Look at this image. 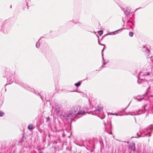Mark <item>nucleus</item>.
Wrapping results in <instances>:
<instances>
[{
    "label": "nucleus",
    "mask_w": 153,
    "mask_h": 153,
    "mask_svg": "<svg viewBox=\"0 0 153 153\" xmlns=\"http://www.w3.org/2000/svg\"><path fill=\"white\" fill-rule=\"evenodd\" d=\"M129 148L133 151H135V144L131 143L129 147Z\"/></svg>",
    "instance_id": "f257e3e1"
},
{
    "label": "nucleus",
    "mask_w": 153,
    "mask_h": 153,
    "mask_svg": "<svg viewBox=\"0 0 153 153\" xmlns=\"http://www.w3.org/2000/svg\"><path fill=\"white\" fill-rule=\"evenodd\" d=\"M78 107L77 106L74 107L72 109V112L70 113V114H73L74 113L76 112L77 110Z\"/></svg>",
    "instance_id": "f03ea898"
},
{
    "label": "nucleus",
    "mask_w": 153,
    "mask_h": 153,
    "mask_svg": "<svg viewBox=\"0 0 153 153\" xmlns=\"http://www.w3.org/2000/svg\"><path fill=\"white\" fill-rule=\"evenodd\" d=\"M28 128L29 129L32 130L33 129V125L32 124L29 125L28 126Z\"/></svg>",
    "instance_id": "7ed1b4c3"
},
{
    "label": "nucleus",
    "mask_w": 153,
    "mask_h": 153,
    "mask_svg": "<svg viewBox=\"0 0 153 153\" xmlns=\"http://www.w3.org/2000/svg\"><path fill=\"white\" fill-rule=\"evenodd\" d=\"M81 83L80 82H78L75 84V85L76 86H79L80 85Z\"/></svg>",
    "instance_id": "20e7f679"
},
{
    "label": "nucleus",
    "mask_w": 153,
    "mask_h": 153,
    "mask_svg": "<svg viewBox=\"0 0 153 153\" xmlns=\"http://www.w3.org/2000/svg\"><path fill=\"white\" fill-rule=\"evenodd\" d=\"M98 32L100 36H101L103 33V31L102 30Z\"/></svg>",
    "instance_id": "39448f33"
},
{
    "label": "nucleus",
    "mask_w": 153,
    "mask_h": 153,
    "mask_svg": "<svg viewBox=\"0 0 153 153\" xmlns=\"http://www.w3.org/2000/svg\"><path fill=\"white\" fill-rule=\"evenodd\" d=\"M129 36L131 37L133 36V33L132 32H130L129 33Z\"/></svg>",
    "instance_id": "423d86ee"
},
{
    "label": "nucleus",
    "mask_w": 153,
    "mask_h": 153,
    "mask_svg": "<svg viewBox=\"0 0 153 153\" xmlns=\"http://www.w3.org/2000/svg\"><path fill=\"white\" fill-rule=\"evenodd\" d=\"M4 114V113H3V112H1V111H0V117H2V116H3Z\"/></svg>",
    "instance_id": "0eeeda50"
},
{
    "label": "nucleus",
    "mask_w": 153,
    "mask_h": 153,
    "mask_svg": "<svg viewBox=\"0 0 153 153\" xmlns=\"http://www.w3.org/2000/svg\"><path fill=\"white\" fill-rule=\"evenodd\" d=\"M102 107H100V108L98 110L99 111H100V110H102Z\"/></svg>",
    "instance_id": "6e6552de"
},
{
    "label": "nucleus",
    "mask_w": 153,
    "mask_h": 153,
    "mask_svg": "<svg viewBox=\"0 0 153 153\" xmlns=\"http://www.w3.org/2000/svg\"><path fill=\"white\" fill-rule=\"evenodd\" d=\"M81 114V112H79L78 113V114L79 115V114Z\"/></svg>",
    "instance_id": "1a4fd4ad"
},
{
    "label": "nucleus",
    "mask_w": 153,
    "mask_h": 153,
    "mask_svg": "<svg viewBox=\"0 0 153 153\" xmlns=\"http://www.w3.org/2000/svg\"><path fill=\"white\" fill-rule=\"evenodd\" d=\"M147 75H149V73H148L147 74Z\"/></svg>",
    "instance_id": "9d476101"
},
{
    "label": "nucleus",
    "mask_w": 153,
    "mask_h": 153,
    "mask_svg": "<svg viewBox=\"0 0 153 153\" xmlns=\"http://www.w3.org/2000/svg\"><path fill=\"white\" fill-rule=\"evenodd\" d=\"M147 50L148 51V52H149V50H148V49H147Z\"/></svg>",
    "instance_id": "9b49d317"
},
{
    "label": "nucleus",
    "mask_w": 153,
    "mask_h": 153,
    "mask_svg": "<svg viewBox=\"0 0 153 153\" xmlns=\"http://www.w3.org/2000/svg\"><path fill=\"white\" fill-rule=\"evenodd\" d=\"M49 119V117H48V119Z\"/></svg>",
    "instance_id": "f8f14e48"
},
{
    "label": "nucleus",
    "mask_w": 153,
    "mask_h": 153,
    "mask_svg": "<svg viewBox=\"0 0 153 153\" xmlns=\"http://www.w3.org/2000/svg\"><path fill=\"white\" fill-rule=\"evenodd\" d=\"M49 119V117H48V119Z\"/></svg>",
    "instance_id": "ddd939ff"
}]
</instances>
